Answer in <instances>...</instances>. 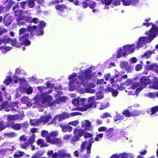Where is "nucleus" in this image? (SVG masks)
I'll use <instances>...</instances> for the list:
<instances>
[{"instance_id":"6","label":"nucleus","mask_w":158,"mask_h":158,"mask_svg":"<svg viewBox=\"0 0 158 158\" xmlns=\"http://www.w3.org/2000/svg\"><path fill=\"white\" fill-rule=\"evenodd\" d=\"M84 132L85 130L83 129L75 128L73 132L74 136L70 140L71 143L79 140L80 137L83 136Z\"/></svg>"},{"instance_id":"36","label":"nucleus","mask_w":158,"mask_h":158,"mask_svg":"<svg viewBox=\"0 0 158 158\" xmlns=\"http://www.w3.org/2000/svg\"><path fill=\"white\" fill-rule=\"evenodd\" d=\"M85 100V99L84 98H78V110L81 107V106H84Z\"/></svg>"},{"instance_id":"20","label":"nucleus","mask_w":158,"mask_h":158,"mask_svg":"<svg viewBox=\"0 0 158 158\" xmlns=\"http://www.w3.org/2000/svg\"><path fill=\"white\" fill-rule=\"evenodd\" d=\"M137 111L130 112L128 109L124 110L122 112V114L126 117H130L131 116H135L138 115Z\"/></svg>"},{"instance_id":"19","label":"nucleus","mask_w":158,"mask_h":158,"mask_svg":"<svg viewBox=\"0 0 158 158\" xmlns=\"http://www.w3.org/2000/svg\"><path fill=\"white\" fill-rule=\"evenodd\" d=\"M46 25L45 23L43 21H41L39 22V29H40L39 32H37L36 35L37 36H40L44 34L43 28Z\"/></svg>"},{"instance_id":"49","label":"nucleus","mask_w":158,"mask_h":158,"mask_svg":"<svg viewBox=\"0 0 158 158\" xmlns=\"http://www.w3.org/2000/svg\"><path fill=\"white\" fill-rule=\"evenodd\" d=\"M123 5L124 6H128L131 5V0H121Z\"/></svg>"},{"instance_id":"4","label":"nucleus","mask_w":158,"mask_h":158,"mask_svg":"<svg viewBox=\"0 0 158 158\" xmlns=\"http://www.w3.org/2000/svg\"><path fill=\"white\" fill-rule=\"evenodd\" d=\"M151 25H152V28L149 30L146 31L145 34H150V35L148 38L150 39L151 40L154 39L158 35V27L156 25L152 23L146 22L143 23V25L145 26L146 27H148Z\"/></svg>"},{"instance_id":"47","label":"nucleus","mask_w":158,"mask_h":158,"mask_svg":"<svg viewBox=\"0 0 158 158\" xmlns=\"http://www.w3.org/2000/svg\"><path fill=\"white\" fill-rule=\"evenodd\" d=\"M109 89V91L111 92L113 96L115 97L118 94V92L117 90L114 89L113 88H110Z\"/></svg>"},{"instance_id":"29","label":"nucleus","mask_w":158,"mask_h":158,"mask_svg":"<svg viewBox=\"0 0 158 158\" xmlns=\"http://www.w3.org/2000/svg\"><path fill=\"white\" fill-rule=\"evenodd\" d=\"M2 109H4L6 111H10V103L9 104L8 102L4 101L2 103Z\"/></svg>"},{"instance_id":"12","label":"nucleus","mask_w":158,"mask_h":158,"mask_svg":"<svg viewBox=\"0 0 158 158\" xmlns=\"http://www.w3.org/2000/svg\"><path fill=\"white\" fill-rule=\"evenodd\" d=\"M148 35V37L146 36L141 37L139 38V48L142 47L144 45H145L147 43H150L153 40H151L149 39L150 35V34H146Z\"/></svg>"},{"instance_id":"21","label":"nucleus","mask_w":158,"mask_h":158,"mask_svg":"<svg viewBox=\"0 0 158 158\" xmlns=\"http://www.w3.org/2000/svg\"><path fill=\"white\" fill-rule=\"evenodd\" d=\"M59 126L64 132L68 131L70 132L72 131V127L71 126L68 125H65L62 123H60Z\"/></svg>"},{"instance_id":"57","label":"nucleus","mask_w":158,"mask_h":158,"mask_svg":"<svg viewBox=\"0 0 158 158\" xmlns=\"http://www.w3.org/2000/svg\"><path fill=\"white\" fill-rule=\"evenodd\" d=\"M26 31H27V27L26 28H21L19 30V35H21L22 34L25 33Z\"/></svg>"},{"instance_id":"48","label":"nucleus","mask_w":158,"mask_h":158,"mask_svg":"<svg viewBox=\"0 0 158 158\" xmlns=\"http://www.w3.org/2000/svg\"><path fill=\"white\" fill-rule=\"evenodd\" d=\"M146 69L148 70H152L155 69V67H157V65L155 66V65L153 64H152L149 65H146Z\"/></svg>"},{"instance_id":"55","label":"nucleus","mask_w":158,"mask_h":158,"mask_svg":"<svg viewBox=\"0 0 158 158\" xmlns=\"http://www.w3.org/2000/svg\"><path fill=\"white\" fill-rule=\"evenodd\" d=\"M79 121L76 120L74 121L70 122L68 123L69 125H71L74 126H76L78 124Z\"/></svg>"},{"instance_id":"59","label":"nucleus","mask_w":158,"mask_h":158,"mask_svg":"<svg viewBox=\"0 0 158 158\" xmlns=\"http://www.w3.org/2000/svg\"><path fill=\"white\" fill-rule=\"evenodd\" d=\"M58 134V133L57 131H54L51 132L50 133V136L55 137L57 136Z\"/></svg>"},{"instance_id":"35","label":"nucleus","mask_w":158,"mask_h":158,"mask_svg":"<svg viewBox=\"0 0 158 158\" xmlns=\"http://www.w3.org/2000/svg\"><path fill=\"white\" fill-rule=\"evenodd\" d=\"M22 127V125L19 123H15L11 126V128L14 130L16 131L20 130Z\"/></svg>"},{"instance_id":"45","label":"nucleus","mask_w":158,"mask_h":158,"mask_svg":"<svg viewBox=\"0 0 158 158\" xmlns=\"http://www.w3.org/2000/svg\"><path fill=\"white\" fill-rule=\"evenodd\" d=\"M12 82V79L10 77H7V78L5 79L4 81V83L6 85H8L9 84Z\"/></svg>"},{"instance_id":"26","label":"nucleus","mask_w":158,"mask_h":158,"mask_svg":"<svg viewBox=\"0 0 158 158\" xmlns=\"http://www.w3.org/2000/svg\"><path fill=\"white\" fill-rule=\"evenodd\" d=\"M11 39L7 35L5 36L2 39L0 38V44L3 43L6 44L10 42Z\"/></svg>"},{"instance_id":"42","label":"nucleus","mask_w":158,"mask_h":158,"mask_svg":"<svg viewBox=\"0 0 158 158\" xmlns=\"http://www.w3.org/2000/svg\"><path fill=\"white\" fill-rule=\"evenodd\" d=\"M157 111H158V106L153 107L151 108V115L154 114Z\"/></svg>"},{"instance_id":"38","label":"nucleus","mask_w":158,"mask_h":158,"mask_svg":"<svg viewBox=\"0 0 158 158\" xmlns=\"http://www.w3.org/2000/svg\"><path fill=\"white\" fill-rule=\"evenodd\" d=\"M66 8L65 6L63 4L60 5H57L55 6V8L56 9L62 12H63L64 10Z\"/></svg>"},{"instance_id":"31","label":"nucleus","mask_w":158,"mask_h":158,"mask_svg":"<svg viewBox=\"0 0 158 158\" xmlns=\"http://www.w3.org/2000/svg\"><path fill=\"white\" fill-rule=\"evenodd\" d=\"M47 154L48 157L49 158H57V152H56L53 153V151L52 150L48 151L47 152Z\"/></svg>"},{"instance_id":"11","label":"nucleus","mask_w":158,"mask_h":158,"mask_svg":"<svg viewBox=\"0 0 158 158\" xmlns=\"http://www.w3.org/2000/svg\"><path fill=\"white\" fill-rule=\"evenodd\" d=\"M29 37L28 33H25L23 35L19 37V40L21 41L19 44L24 45L25 46H29L31 44V42L28 39Z\"/></svg>"},{"instance_id":"41","label":"nucleus","mask_w":158,"mask_h":158,"mask_svg":"<svg viewBox=\"0 0 158 158\" xmlns=\"http://www.w3.org/2000/svg\"><path fill=\"white\" fill-rule=\"evenodd\" d=\"M35 0H27V5L29 8H33L35 6Z\"/></svg>"},{"instance_id":"3","label":"nucleus","mask_w":158,"mask_h":158,"mask_svg":"<svg viewBox=\"0 0 158 158\" xmlns=\"http://www.w3.org/2000/svg\"><path fill=\"white\" fill-rule=\"evenodd\" d=\"M135 46L134 44L132 45L126 44L123 47V49L122 48H120L118 51V53L116 54V57L117 58H120L122 56H125L135 51Z\"/></svg>"},{"instance_id":"27","label":"nucleus","mask_w":158,"mask_h":158,"mask_svg":"<svg viewBox=\"0 0 158 158\" xmlns=\"http://www.w3.org/2000/svg\"><path fill=\"white\" fill-rule=\"evenodd\" d=\"M44 153L45 152L44 151H38L32 156L31 158H40Z\"/></svg>"},{"instance_id":"25","label":"nucleus","mask_w":158,"mask_h":158,"mask_svg":"<svg viewBox=\"0 0 158 158\" xmlns=\"http://www.w3.org/2000/svg\"><path fill=\"white\" fill-rule=\"evenodd\" d=\"M12 17L10 16L6 17H5L3 20V23L5 26H8L11 23L12 19Z\"/></svg>"},{"instance_id":"15","label":"nucleus","mask_w":158,"mask_h":158,"mask_svg":"<svg viewBox=\"0 0 158 158\" xmlns=\"http://www.w3.org/2000/svg\"><path fill=\"white\" fill-rule=\"evenodd\" d=\"M37 27L36 25H28L27 27V31L30 32V36L32 37L35 35V33L36 35L37 32H39V31L37 30Z\"/></svg>"},{"instance_id":"51","label":"nucleus","mask_w":158,"mask_h":158,"mask_svg":"<svg viewBox=\"0 0 158 158\" xmlns=\"http://www.w3.org/2000/svg\"><path fill=\"white\" fill-rule=\"evenodd\" d=\"M57 118H58V121L59 122L62 121L65 118L64 115L63 114H57L56 115Z\"/></svg>"},{"instance_id":"2","label":"nucleus","mask_w":158,"mask_h":158,"mask_svg":"<svg viewBox=\"0 0 158 158\" xmlns=\"http://www.w3.org/2000/svg\"><path fill=\"white\" fill-rule=\"evenodd\" d=\"M19 6L18 5H15L13 7V10L14 12V15L15 17H17L16 19V21L17 23V24L20 25H24L26 24L25 21H22L23 20H25V17L27 16L25 15H22L23 10H19L18 9Z\"/></svg>"},{"instance_id":"10","label":"nucleus","mask_w":158,"mask_h":158,"mask_svg":"<svg viewBox=\"0 0 158 158\" xmlns=\"http://www.w3.org/2000/svg\"><path fill=\"white\" fill-rule=\"evenodd\" d=\"M140 83H139V92L141 91L143 88H144L150 83V80L147 76H143L141 77L139 80Z\"/></svg>"},{"instance_id":"52","label":"nucleus","mask_w":158,"mask_h":158,"mask_svg":"<svg viewBox=\"0 0 158 158\" xmlns=\"http://www.w3.org/2000/svg\"><path fill=\"white\" fill-rule=\"evenodd\" d=\"M29 101V98L27 97H23L21 98V101L22 103L26 104Z\"/></svg>"},{"instance_id":"63","label":"nucleus","mask_w":158,"mask_h":158,"mask_svg":"<svg viewBox=\"0 0 158 158\" xmlns=\"http://www.w3.org/2000/svg\"><path fill=\"white\" fill-rule=\"evenodd\" d=\"M57 118L56 116V115L53 117V118L52 119L51 121L49 123V124H56V120Z\"/></svg>"},{"instance_id":"34","label":"nucleus","mask_w":158,"mask_h":158,"mask_svg":"<svg viewBox=\"0 0 158 158\" xmlns=\"http://www.w3.org/2000/svg\"><path fill=\"white\" fill-rule=\"evenodd\" d=\"M4 136L5 137H7L8 138H12L16 137L17 136V134L14 132L10 133H5L4 134Z\"/></svg>"},{"instance_id":"8","label":"nucleus","mask_w":158,"mask_h":158,"mask_svg":"<svg viewBox=\"0 0 158 158\" xmlns=\"http://www.w3.org/2000/svg\"><path fill=\"white\" fill-rule=\"evenodd\" d=\"M88 102L89 103L84 105L83 107H81L79 108L78 110L81 111H85L88 109L93 107H96L97 106L96 103L94 102V97H90L89 98Z\"/></svg>"},{"instance_id":"44","label":"nucleus","mask_w":158,"mask_h":158,"mask_svg":"<svg viewBox=\"0 0 158 158\" xmlns=\"http://www.w3.org/2000/svg\"><path fill=\"white\" fill-rule=\"evenodd\" d=\"M56 98L55 99V100L53 101L52 102H51V101H50L48 103V105L50 107H52V106H55L57 104H59L57 103V102Z\"/></svg>"},{"instance_id":"60","label":"nucleus","mask_w":158,"mask_h":158,"mask_svg":"<svg viewBox=\"0 0 158 158\" xmlns=\"http://www.w3.org/2000/svg\"><path fill=\"white\" fill-rule=\"evenodd\" d=\"M103 137V134L99 133L96 135V137L94 138L95 140L96 141H98L99 140V138H102Z\"/></svg>"},{"instance_id":"7","label":"nucleus","mask_w":158,"mask_h":158,"mask_svg":"<svg viewBox=\"0 0 158 158\" xmlns=\"http://www.w3.org/2000/svg\"><path fill=\"white\" fill-rule=\"evenodd\" d=\"M83 134L84 138L85 139H87L88 138H90L89 140V144L86 147V153L88 154H90L91 153V149L92 147V144L94 142V140L93 137V135L92 133L88 132L87 131H85Z\"/></svg>"},{"instance_id":"24","label":"nucleus","mask_w":158,"mask_h":158,"mask_svg":"<svg viewBox=\"0 0 158 158\" xmlns=\"http://www.w3.org/2000/svg\"><path fill=\"white\" fill-rule=\"evenodd\" d=\"M17 103L15 102H11L10 103V111H17V110H18V106Z\"/></svg>"},{"instance_id":"23","label":"nucleus","mask_w":158,"mask_h":158,"mask_svg":"<svg viewBox=\"0 0 158 158\" xmlns=\"http://www.w3.org/2000/svg\"><path fill=\"white\" fill-rule=\"evenodd\" d=\"M114 131V129L113 128H110L106 129V136L107 138H109L112 137L114 135V133L113 132Z\"/></svg>"},{"instance_id":"53","label":"nucleus","mask_w":158,"mask_h":158,"mask_svg":"<svg viewBox=\"0 0 158 158\" xmlns=\"http://www.w3.org/2000/svg\"><path fill=\"white\" fill-rule=\"evenodd\" d=\"M29 145V144L27 142H26L23 143H20V147L23 149H26L27 147H28Z\"/></svg>"},{"instance_id":"39","label":"nucleus","mask_w":158,"mask_h":158,"mask_svg":"<svg viewBox=\"0 0 158 158\" xmlns=\"http://www.w3.org/2000/svg\"><path fill=\"white\" fill-rule=\"evenodd\" d=\"M12 148L10 149L9 148H6L5 149H1L0 150V155H4L5 154L6 152L8 151H12L14 149V147L13 146H12Z\"/></svg>"},{"instance_id":"62","label":"nucleus","mask_w":158,"mask_h":158,"mask_svg":"<svg viewBox=\"0 0 158 158\" xmlns=\"http://www.w3.org/2000/svg\"><path fill=\"white\" fill-rule=\"evenodd\" d=\"M147 153V151L146 150H144L140 151L139 152L140 154L139 155L140 157H144L143 156H144Z\"/></svg>"},{"instance_id":"13","label":"nucleus","mask_w":158,"mask_h":158,"mask_svg":"<svg viewBox=\"0 0 158 158\" xmlns=\"http://www.w3.org/2000/svg\"><path fill=\"white\" fill-rule=\"evenodd\" d=\"M24 116V114L23 113L21 114H14L13 115H8L7 116V119L9 122L17 120L19 119H22Z\"/></svg>"},{"instance_id":"56","label":"nucleus","mask_w":158,"mask_h":158,"mask_svg":"<svg viewBox=\"0 0 158 158\" xmlns=\"http://www.w3.org/2000/svg\"><path fill=\"white\" fill-rule=\"evenodd\" d=\"M100 117L102 118H106L109 117H111V116L110 115V114L108 112H106L104 113L102 115L100 116Z\"/></svg>"},{"instance_id":"18","label":"nucleus","mask_w":158,"mask_h":158,"mask_svg":"<svg viewBox=\"0 0 158 158\" xmlns=\"http://www.w3.org/2000/svg\"><path fill=\"white\" fill-rule=\"evenodd\" d=\"M25 22L27 23H33L35 24L38 23L39 22V19L35 17L32 18L31 17L27 16L25 17Z\"/></svg>"},{"instance_id":"54","label":"nucleus","mask_w":158,"mask_h":158,"mask_svg":"<svg viewBox=\"0 0 158 158\" xmlns=\"http://www.w3.org/2000/svg\"><path fill=\"white\" fill-rule=\"evenodd\" d=\"M86 142L84 141L82 143L81 145V148L80 151L81 152H83V151L85 150V144Z\"/></svg>"},{"instance_id":"30","label":"nucleus","mask_w":158,"mask_h":158,"mask_svg":"<svg viewBox=\"0 0 158 158\" xmlns=\"http://www.w3.org/2000/svg\"><path fill=\"white\" fill-rule=\"evenodd\" d=\"M7 4L6 5L5 7L6 10H9L15 4V2L12 0H7L6 2Z\"/></svg>"},{"instance_id":"32","label":"nucleus","mask_w":158,"mask_h":158,"mask_svg":"<svg viewBox=\"0 0 158 158\" xmlns=\"http://www.w3.org/2000/svg\"><path fill=\"white\" fill-rule=\"evenodd\" d=\"M35 135L32 134L29 136L27 142L29 144H32L35 142Z\"/></svg>"},{"instance_id":"64","label":"nucleus","mask_w":158,"mask_h":158,"mask_svg":"<svg viewBox=\"0 0 158 158\" xmlns=\"http://www.w3.org/2000/svg\"><path fill=\"white\" fill-rule=\"evenodd\" d=\"M133 81L131 79H127L125 82V83L126 85L128 86L131 85Z\"/></svg>"},{"instance_id":"37","label":"nucleus","mask_w":158,"mask_h":158,"mask_svg":"<svg viewBox=\"0 0 158 158\" xmlns=\"http://www.w3.org/2000/svg\"><path fill=\"white\" fill-rule=\"evenodd\" d=\"M10 44L12 46H15L17 48L20 47L21 45L19 44H19H17V41L16 39H11L10 41Z\"/></svg>"},{"instance_id":"40","label":"nucleus","mask_w":158,"mask_h":158,"mask_svg":"<svg viewBox=\"0 0 158 158\" xmlns=\"http://www.w3.org/2000/svg\"><path fill=\"white\" fill-rule=\"evenodd\" d=\"M57 102V103L59 104L62 102H64L67 100V98L66 97H60L59 98H56Z\"/></svg>"},{"instance_id":"17","label":"nucleus","mask_w":158,"mask_h":158,"mask_svg":"<svg viewBox=\"0 0 158 158\" xmlns=\"http://www.w3.org/2000/svg\"><path fill=\"white\" fill-rule=\"evenodd\" d=\"M46 140L47 142L53 144H60L62 143V140L60 139L59 138L51 139L49 135L46 137Z\"/></svg>"},{"instance_id":"43","label":"nucleus","mask_w":158,"mask_h":158,"mask_svg":"<svg viewBox=\"0 0 158 158\" xmlns=\"http://www.w3.org/2000/svg\"><path fill=\"white\" fill-rule=\"evenodd\" d=\"M124 119L123 116L120 114H118L114 118V121L116 122L118 121L122 120Z\"/></svg>"},{"instance_id":"33","label":"nucleus","mask_w":158,"mask_h":158,"mask_svg":"<svg viewBox=\"0 0 158 158\" xmlns=\"http://www.w3.org/2000/svg\"><path fill=\"white\" fill-rule=\"evenodd\" d=\"M152 52L151 51L148 50L144 54H143L141 56V58L145 57L147 59H148L150 57V56L152 54Z\"/></svg>"},{"instance_id":"9","label":"nucleus","mask_w":158,"mask_h":158,"mask_svg":"<svg viewBox=\"0 0 158 158\" xmlns=\"http://www.w3.org/2000/svg\"><path fill=\"white\" fill-rule=\"evenodd\" d=\"M52 99V96L50 95L46 96L44 94H41L40 97L37 98V101L39 104L42 105H46L47 103L48 105V102Z\"/></svg>"},{"instance_id":"46","label":"nucleus","mask_w":158,"mask_h":158,"mask_svg":"<svg viewBox=\"0 0 158 158\" xmlns=\"http://www.w3.org/2000/svg\"><path fill=\"white\" fill-rule=\"evenodd\" d=\"M24 153L22 151H19L18 154L15 153L13 156L14 158H20L23 156Z\"/></svg>"},{"instance_id":"1","label":"nucleus","mask_w":158,"mask_h":158,"mask_svg":"<svg viewBox=\"0 0 158 158\" xmlns=\"http://www.w3.org/2000/svg\"><path fill=\"white\" fill-rule=\"evenodd\" d=\"M92 70L90 69H86L84 72L78 75L77 78L80 81H77V78H75L70 81L72 84L73 83L79 84L81 83L83 86H85L87 85L88 80L91 79L93 77V74L91 73Z\"/></svg>"},{"instance_id":"5","label":"nucleus","mask_w":158,"mask_h":158,"mask_svg":"<svg viewBox=\"0 0 158 158\" xmlns=\"http://www.w3.org/2000/svg\"><path fill=\"white\" fill-rule=\"evenodd\" d=\"M52 118L50 114H48L47 116H42L40 118L36 120H33L30 122V123L32 126H35L42 123L44 124L48 123Z\"/></svg>"},{"instance_id":"22","label":"nucleus","mask_w":158,"mask_h":158,"mask_svg":"<svg viewBox=\"0 0 158 158\" xmlns=\"http://www.w3.org/2000/svg\"><path fill=\"white\" fill-rule=\"evenodd\" d=\"M138 82H134L132 83V84L131 86V88L133 89H136L135 92L133 93H131L133 95H136V96H137V94H138Z\"/></svg>"},{"instance_id":"14","label":"nucleus","mask_w":158,"mask_h":158,"mask_svg":"<svg viewBox=\"0 0 158 158\" xmlns=\"http://www.w3.org/2000/svg\"><path fill=\"white\" fill-rule=\"evenodd\" d=\"M81 127L84 130L87 131H92V127L91 126V123L88 120H85L81 122Z\"/></svg>"},{"instance_id":"50","label":"nucleus","mask_w":158,"mask_h":158,"mask_svg":"<svg viewBox=\"0 0 158 158\" xmlns=\"http://www.w3.org/2000/svg\"><path fill=\"white\" fill-rule=\"evenodd\" d=\"M120 158H127L130 156V154L128 153H120Z\"/></svg>"},{"instance_id":"58","label":"nucleus","mask_w":158,"mask_h":158,"mask_svg":"<svg viewBox=\"0 0 158 158\" xmlns=\"http://www.w3.org/2000/svg\"><path fill=\"white\" fill-rule=\"evenodd\" d=\"M78 97L77 98H74L73 99L72 103L75 106H78Z\"/></svg>"},{"instance_id":"61","label":"nucleus","mask_w":158,"mask_h":158,"mask_svg":"<svg viewBox=\"0 0 158 158\" xmlns=\"http://www.w3.org/2000/svg\"><path fill=\"white\" fill-rule=\"evenodd\" d=\"M48 134V132L45 130H42L41 133V135L42 137H47V135Z\"/></svg>"},{"instance_id":"28","label":"nucleus","mask_w":158,"mask_h":158,"mask_svg":"<svg viewBox=\"0 0 158 158\" xmlns=\"http://www.w3.org/2000/svg\"><path fill=\"white\" fill-rule=\"evenodd\" d=\"M36 143L37 145H40V147L41 148L47 147L48 145L47 143H44V142L41 139H38L36 141Z\"/></svg>"},{"instance_id":"16","label":"nucleus","mask_w":158,"mask_h":158,"mask_svg":"<svg viewBox=\"0 0 158 158\" xmlns=\"http://www.w3.org/2000/svg\"><path fill=\"white\" fill-rule=\"evenodd\" d=\"M57 158H64L65 157L70 158L71 155L69 153H67L65 150L63 149L60 150L57 152Z\"/></svg>"}]
</instances>
